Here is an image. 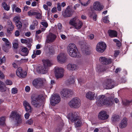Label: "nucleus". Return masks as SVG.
<instances>
[{
	"instance_id": "nucleus-49",
	"label": "nucleus",
	"mask_w": 132,
	"mask_h": 132,
	"mask_svg": "<svg viewBox=\"0 0 132 132\" xmlns=\"http://www.w3.org/2000/svg\"><path fill=\"white\" fill-rule=\"evenodd\" d=\"M5 76L3 73L0 70V78L4 79L5 78Z\"/></svg>"
},
{
	"instance_id": "nucleus-4",
	"label": "nucleus",
	"mask_w": 132,
	"mask_h": 132,
	"mask_svg": "<svg viewBox=\"0 0 132 132\" xmlns=\"http://www.w3.org/2000/svg\"><path fill=\"white\" fill-rule=\"evenodd\" d=\"M67 51L68 54L72 57H76L78 54L77 47L73 43L70 44L68 46Z\"/></svg>"
},
{
	"instance_id": "nucleus-1",
	"label": "nucleus",
	"mask_w": 132,
	"mask_h": 132,
	"mask_svg": "<svg viewBox=\"0 0 132 132\" xmlns=\"http://www.w3.org/2000/svg\"><path fill=\"white\" fill-rule=\"evenodd\" d=\"M108 95L105 96L101 95L97 97L96 103L98 106H100L104 104L107 106H110L114 104V94L107 97Z\"/></svg>"
},
{
	"instance_id": "nucleus-3",
	"label": "nucleus",
	"mask_w": 132,
	"mask_h": 132,
	"mask_svg": "<svg viewBox=\"0 0 132 132\" xmlns=\"http://www.w3.org/2000/svg\"><path fill=\"white\" fill-rule=\"evenodd\" d=\"M43 97L42 95L36 96L32 95L31 96V103L35 107L39 108L42 104L43 102L44 101Z\"/></svg>"
},
{
	"instance_id": "nucleus-45",
	"label": "nucleus",
	"mask_w": 132,
	"mask_h": 132,
	"mask_svg": "<svg viewBox=\"0 0 132 132\" xmlns=\"http://www.w3.org/2000/svg\"><path fill=\"white\" fill-rule=\"evenodd\" d=\"M17 89L15 88H13L11 89L12 93L13 94H15L18 92Z\"/></svg>"
},
{
	"instance_id": "nucleus-57",
	"label": "nucleus",
	"mask_w": 132,
	"mask_h": 132,
	"mask_svg": "<svg viewBox=\"0 0 132 132\" xmlns=\"http://www.w3.org/2000/svg\"><path fill=\"white\" fill-rule=\"evenodd\" d=\"M38 22L36 20H34L33 21L32 24L35 26H36L38 24Z\"/></svg>"
},
{
	"instance_id": "nucleus-21",
	"label": "nucleus",
	"mask_w": 132,
	"mask_h": 132,
	"mask_svg": "<svg viewBox=\"0 0 132 132\" xmlns=\"http://www.w3.org/2000/svg\"><path fill=\"white\" fill-rule=\"evenodd\" d=\"M23 105L25 108L26 111L29 112L31 113L33 109L29 103L26 101H24Z\"/></svg>"
},
{
	"instance_id": "nucleus-17",
	"label": "nucleus",
	"mask_w": 132,
	"mask_h": 132,
	"mask_svg": "<svg viewBox=\"0 0 132 132\" xmlns=\"http://www.w3.org/2000/svg\"><path fill=\"white\" fill-rule=\"evenodd\" d=\"M73 91L68 89H64L61 92V94L63 96L66 97L73 94Z\"/></svg>"
},
{
	"instance_id": "nucleus-12",
	"label": "nucleus",
	"mask_w": 132,
	"mask_h": 132,
	"mask_svg": "<svg viewBox=\"0 0 132 132\" xmlns=\"http://www.w3.org/2000/svg\"><path fill=\"white\" fill-rule=\"evenodd\" d=\"M2 40L4 42L5 44L3 45L2 49L6 52H7L9 49L11 47V44L9 40L7 39L4 38Z\"/></svg>"
},
{
	"instance_id": "nucleus-50",
	"label": "nucleus",
	"mask_w": 132,
	"mask_h": 132,
	"mask_svg": "<svg viewBox=\"0 0 132 132\" xmlns=\"http://www.w3.org/2000/svg\"><path fill=\"white\" fill-rule=\"evenodd\" d=\"M41 24L45 28H47L48 26L47 23L46 22H43L41 23Z\"/></svg>"
},
{
	"instance_id": "nucleus-25",
	"label": "nucleus",
	"mask_w": 132,
	"mask_h": 132,
	"mask_svg": "<svg viewBox=\"0 0 132 132\" xmlns=\"http://www.w3.org/2000/svg\"><path fill=\"white\" fill-rule=\"evenodd\" d=\"M58 61L61 63H64L65 60V57L64 54L63 53L59 54L57 56Z\"/></svg>"
},
{
	"instance_id": "nucleus-48",
	"label": "nucleus",
	"mask_w": 132,
	"mask_h": 132,
	"mask_svg": "<svg viewBox=\"0 0 132 132\" xmlns=\"http://www.w3.org/2000/svg\"><path fill=\"white\" fill-rule=\"evenodd\" d=\"M33 51L35 53L36 55H38L40 54L41 53V51L40 50H35Z\"/></svg>"
},
{
	"instance_id": "nucleus-9",
	"label": "nucleus",
	"mask_w": 132,
	"mask_h": 132,
	"mask_svg": "<svg viewBox=\"0 0 132 132\" xmlns=\"http://www.w3.org/2000/svg\"><path fill=\"white\" fill-rule=\"evenodd\" d=\"M61 101L60 96L57 94L52 95L50 98V103L53 106H55Z\"/></svg>"
},
{
	"instance_id": "nucleus-59",
	"label": "nucleus",
	"mask_w": 132,
	"mask_h": 132,
	"mask_svg": "<svg viewBox=\"0 0 132 132\" xmlns=\"http://www.w3.org/2000/svg\"><path fill=\"white\" fill-rule=\"evenodd\" d=\"M15 11L17 13H20L21 12V9L18 7H16L15 10Z\"/></svg>"
},
{
	"instance_id": "nucleus-55",
	"label": "nucleus",
	"mask_w": 132,
	"mask_h": 132,
	"mask_svg": "<svg viewBox=\"0 0 132 132\" xmlns=\"http://www.w3.org/2000/svg\"><path fill=\"white\" fill-rule=\"evenodd\" d=\"M21 42L22 43H26L28 42L27 40L26 39H21Z\"/></svg>"
},
{
	"instance_id": "nucleus-18",
	"label": "nucleus",
	"mask_w": 132,
	"mask_h": 132,
	"mask_svg": "<svg viewBox=\"0 0 132 132\" xmlns=\"http://www.w3.org/2000/svg\"><path fill=\"white\" fill-rule=\"evenodd\" d=\"M13 21L18 29H20L22 27V24L20 21V18L19 16H16L13 18Z\"/></svg>"
},
{
	"instance_id": "nucleus-36",
	"label": "nucleus",
	"mask_w": 132,
	"mask_h": 132,
	"mask_svg": "<svg viewBox=\"0 0 132 132\" xmlns=\"http://www.w3.org/2000/svg\"><path fill=\"white\" fill-rule=\"evenodd\" d=\"M36 11L34 10H31L28 12V15L30 16L35 15L36 14Z\"/></svg>"
},
{
	"instance_id": "nucleus-39",
	"label": "nucleus",
	"mask_w": 132,
	"mask_h": 132,
	"mask_svg": "<svg viewBox=\"0 0 132 132\" xmlns=\"http://www.w3.org/2000/svg\"><path fill=\"white\" fill-rule=\"evenodd\" d=\"M132 102V100L129 101L127 100H124L122 101V104L124 105L127 106L129 105L130 103Z\"/></svg>"
},
{
	"instance_id": "nucleus-13",
	"label": "nucleus",
	"mask_w": 132,
	"mask_h": 132,
	"mask_svg": "<svg viewBox=\"0 0 132 132\" xmlns=\"http://www.w3.org/2000/svg\"><path fill=\"white\" fill-rule=\"evenodd\" d=\"M63 70L60 68H57L55 69V76L57 78L62 77L63 76Z\"/></svg>"
},
{
	"instance_id": "nucleus-30",
	"label": "nucleus",
	"mask_w": 132,
	"mask_h": 132,
	"mask_svg": "<svg viewBox=\"0 0 132 132\" xmlns=\"http://www.w3.org/2000/svg\"><path fill=\"white\" fill-rule=\"evenodd\" d=\"M43 65L48 68L50 67L52 64V63L51 61L48 59H44L43 60Z\"/></svg>"
},
{
	"instance_id": "nucleus-23",
	"label": "nucleus",
	"mask_w": 132,
	"mask_h": 132,
	"mask_svg": "<svg viewBox=\"0 0 132 132\" xmlns=\"http://www.w3.org/2000/svg\"><path fill=\"white\" fill-rule=\"evenodd\" d=\"M95 94L94 92L89 91L86 93V97L90 100H94L95 98Z\"/></svg>"
},
{
	"instance_id": "nucleus-20",
	"label": "nucleus",
	"mask_w": 132,
	"mask_h": 132,
	"mask_svg": "<svg viewBox=\"0 0 132 132\" xmlns=\"http://www.w3.org/2000/svg\"><path fill=\"white\" fill-rule=\"evenodd\" d=\"M56 38V35L51 33H49L47 37V42L48 43L52 42L55 40Z\"/></svg>"
},
{
	"instance_id": "nucleus-63",
	"label": "nucleus",
	"mask_w": 132,
	"mask_h": 132,
	"mask_svg": "<svg viewBox=\"0 0 132 132\" xmlns=\"http://www.w3.org/2000/svg\"><path fill=\"white\" fill-rule=\"evenodd\" d=\"M15 35L16 36H18L19 35V32L18 30H16L15 33Z\"/></svg>"
},
{
	"instance_id": "nucleus-52",
	"label": "nucleus",
	"mask_w": 132,
	"mask_h": 132,
	"mask_svg": "<svg viewBox=\"0 0 132 132\" xmlns=\"http://www.w3.org/2000/svg\"><path fill=\"white\" fill-rule=\"evenodd\" d=\"M57 8L58 11H61V7L60 3H58L57 4Z\"/></svg>"
},
{
	"instance_id": "nucleus-28",
	"label": "nucleus",
	"mask_w": 132,
	"mask_h": 132,
	"mask_svg": "<svg viewBox=\"0 0 132 132\" xmlns=\"http://www.w3.org/2000/svg\"><path fill=\"white\" fill-rule=\"evenodd\" d=\"M7 25H9V28H7V31L8 33L11 34V31H12L14 28V26L11 21L9 20L7 22Z\"/></svg>"
},
{
	"instance_id": "nucleus-41",
	"label": "nucleus",
	"mask_w": 132,
	"mask_h": 132,
	"mask_svg": "<svg viewBox=\"0 0 132 132\" xmlns=\"http://www.w3.org/2000/svg\"><path fill=\"white\" fill-rule=\"evenodd\" d=\"M5 117H3L0 118V125H4L5 124Z\"/></svg>"
},
{
	"instance_id": "nucleus-22",
	"label": "nucleus",
	"mask_w": 132,
	"mask_h": 132,
	"mask_svg": "<svg viewBox=\"0 0 132 132\" xmlns=\"http://www.w3.org/2000/svg\"><path fill=\"white\" fill-rule=\"evenodd\" d=\"M94 9L96 10L101 11L103 9V7L100 3L98 1L95 2L93 4Z\"/></svg>"
},
{
	"instance_id": "nucleus-44",
	"label": "nucleus",
	"mask_w": 132,
	"mask_h": 132,
	"mask_svg": "<svg viewBox=\"0 0 132 132\" xmlns=\"http://www.w3.org/2000/svg\"><path fill=\"white\" fill-rule=\"evenodd\" d=\"M103 21L105 23H107L109 22V18L108 16H105L103 19Z\"/></svg>"
},
{
	"instance_id": "nucleus-11",
	"label": "nucleus",
	"mask_w": 132,
	"mask_h": 132,
	"mask_svg": "<svg viewBox=\"0 0 132 132\" xmlns=\"http://www.w3.org/2000/svg\"><path fill=\"white\" fill-rule=\"evenodd\" d=\"M106 45L105 43L102 42H99L96 47V51L98 52L102 53L106 49Z\"/></svg>"
},
{
	"instance_id": "nucleus-24",
	"label": "nucleus",
	"mask_w": 132,
	"mask_h": 132,
	"mask_svg": "<svg viewBox=\"0 0 132 132\" xmlns=\"http://www.w3.org/2000/svg\"><path fill=\"white\" fill-rule=\"evenodd\" d=\"M38 69L41 73L45 74L48 72V68L43 65L39 67Z\"/></svg>"
},
{
	"instance_id": "nucleus-62",
	"label": "nucleus",
	"mask_w": 132,
	"mask_h": 132,
	"mask_svg": "<svg viewBox=\"0 0 132 132\" xmlns=\"http://www.w3.org/2000/svg\"><path fill=\"white\" fill-rule=\"evenodd\" d=\"M88 37L90 39H92L94 37V35L93 34H91Z\"/></svg>"
},
{
	"instance_id": "nucleus-16",
	"label": "nucleus",
	"mask_w": 132,
	"mask_h": 132,
	"mask_svg": "<svg viewBox=\"0 0 132 132\" xmlns=\"http://www.w3.org/2000/svg\"><path fill=\"white\" fill-rule=\"evenodd\" d=\"M99 60L101 63L105 65L110 64L112 62L111 58H107L103 57H101L99 58Z\"/></svg>"
},
{
	"instance_id": "nucleus-29",
	"label": "nucleus",
	"mask_w": 132,
	"mask_h": 132,
	"mask_svg": "<svg viewBox=\"0 0 132 132\" xmlns=\"http://www.w3.org/2000/svg\"><path fill=\"white\" fill-rule=\"evenodd\" d=\"M28 53L29 51L28 50L27 48L25 47L22 48L20 53V55L23 56H27Z\"/></svg>"
},
{
	"instance_id": "nucleus-43",
	"label": "nucleus",
	"mask_w": 132,
	"mask_h": 132,
	"mask_svg": "<svg viewBox=\"0 0 132 132\" xmlns=\"http://www.w3.org/2000/svg\"><path fill=\"white\" fill-rule=\"evenodd\" d=\"M68 84H73L75 82V80L74 78H70L67 81Z\"/></svg>"
},
{
	"instance_id": "nucleus-51",
	"label": "nucleus",
	"mask_w": 132,
	"mask_h": 132,
	"mask_svg": "<svg viewBox=\"0 0 132 132\" xmlns=\"http://www.w3.org/2000/svg\"><path fill=\"white\" fill-rule=\"evenodd\" d=\"M5 83L7 85H11L12 84V82L11 80L8 79L6 80Z\"/></svg>"
},
{
	"instance_id": "nucleus-2",
	"label": "nucleus",
	"mask_w": 132,
	"mask_h": 132,
	"mask_svg": "<svg viewBox=\"0 0 132 132\" xmlns=\"http://www.w3.org/2000/svg\"><path fill=\"white\" fill-rule=\"evenodd\" d=\"M78 114V112H75L69 113L68 116V119L71 122H75V123L76 127H80L81 125V118L79 116Z\"/></svg>"
},
{
	"instance_id": "nucleus-46",
	"label": "nucleus",
	"mask_w": 132,
	"mask_h": 132,
	"mask_svg": "<svg viewBox=\"0 0 132 132\" xmlns=\"http://www.w3.org/2000/svg\"><path fill=\"white\" fill-rule=\"evenodd\" d=\"M33 123V120L31 119H30L29 120H27L26 122V124H28L29 125H31Z\"/></svg>"
},
{
	"instance_id": "nucleus-35",
	"label": "nucleus",
	"mask_w": 132,
	"mask_h": 132,
	"mask_svg": "<svg viewBox=\"0 0 132 132\" xmlns=\"http://www.w3.org/2000/svg\"><path fill=\"white\" fill-rule=\"evenodd\" d=\"M2 6L4 9L6 11H8L10 10V6L8 5L5 2H3L2 3Z\"/></svg>"
},
{
	"instance_id": "nucleus-42",
	"label": "nucleus",
	"mask_w": 132,
	"mask_h": 132,
	"mask_svg": "<svg viewBox=\"0 0 132 132\" xmlns=\"http://www.w3.org/2000/svg\"><path fill=\"white\" fill-rule=\"evenodd\" d=\"M13 46L14 48L16 49L18 46V44L17 40H14L13 43Z\"/></svg>"
},
{
	"instance_id": "nucleus-53",
	"label": "nucleus",
	"mask_w": 132,
	"mask_h": 132,
	"mask_svg": "<svg viewBox=\"0 0 132 132\" xmlns=\"http://www.w3.org/2000/svg\"><path fill=\"white\" fill-rule=\"evenodd\" d=\"M16 7V5L15 4H13L12 5V8L13 12L14 10H15Z\"/></svg>"
},
{
	"instance_id": "nucleus-47",
	"label": "nucleus",
	"mask_w": 132,
	"mask_h": 132,
	"mask_svg": "<svg viewBox=\"0 0 132 132\" xmlns=\"http://www.w3.org/2000/svg\"><path fill=\"white\" fill-rule=\"evenodd\" d=\"M5 57L4 56L2 58H0V65L5 62Z\"/></svg>"
},
{
	"instance_id": "nucleus-37",
	"label": "nucleus",
	"mask_w": 132,
	"mask_h": 132,
	"mask_svg": "<svg viewBox=\"0 0 132 132\" xmlns=\"http://www.w3.org/2000/svg\"><path fill=\"white\" fill-rule=\"evenodd\" d=\"M89 15L90 18H93V20L94 21L96 20V18L97 15L93 12L90 13H89Z\"/></svg>"
},
{
	"instance_id": "nucleus-14",
	"label": "nucleus",
	"mask_w": 132,
	"mask_h": 132,
	"mask_svg": "<svg viewBox=\"0 0 132 132\" xmlns=\"http://www.w3.org/2000/svg\"><path fill=\"white\" fill-rule=\"evenodd\" d=\"M16 74L18 77L23 78L26 77L27 73L25 71H23L21 68H19L16 71Z\"/></svg>"
},
{
	"instance_id": "nucleus-33",
	"label": "nucleus",
	"mask_w": 132,
	"mask_h": 132,
	"mask_svg": "<svg viewBox=\"0 0 132 132\" xmlns=\"http://www.w3.org/2000/svg\"><path fill=\"white\" fill-rule=\"evenodd\" d=\"M6 90V87L5 84L0 81V91L3 92Z\"/></svg>"
},
{
	"instance_id": "nucleus-34",
	"label": "nucleus",
	"mask_w": 132,
	"mask_h": 132,
	"mask_svg": "<svg viewBox=\"0 0 132 132\" xmlns=\"http://www.w3.org/2000/svg\"><path fill=\"white\" fill-rule=\"evenodd\" d=\"M48 54L50 55H53L55 53L54 48L52 46L49 47Z\"/></svg>"
},
{
	"instance_id": "nucleus-54",
	"label": "nucleus",
	"mask_w": 132,
	"mask_h": 132,
	"mask_svg": "<svg viewBox=\"0 0 132 132\" xmlns=\"http://www.w3.org/2000/svg\"><path fill=\"white\" fill-rule=\"evenodd\" d=\"M57 27L59 29L61 30L62 28V25L60 23H59L57 24Z\"/></svg>"
},
{
	"instance_id": "nucleus-31",
	"label": "nucleus",
	"mask_w": 132,
	"mask_h": 132,
	"mask_svg": "<svg viewBox=\"0 0 132 132\" xmlns=\"http://www.w3.org/2000/svg\"><path fill=\"white\" fill-rule=\"evenodd\" d=\"M109 36L111 37H116L117 35V33L115 31L109 30L108 31Z\"/></svg>"
},
{
	"instance_id": "nucleus-19",
	"label": "nucleus",
	"mask_w": 132,
	"mask_h": 132,
	"mask_svg": "<svg viewBox=\"0 0 132 132\" xmlns=\"http://www.w3.org/2000/svg\"><path fill=\"white\" fill-rule=\"evenodd\" d=\"M98 117L100 119L104 120L107 119L109 117V116L106 114L105 111H102L99 113Z\"/></svg>"
},
{
	"instance_id": "nucleus-58",
	"label": "nucleus",
	"mask_w": 132,
	"mask_h": 132,
	"mask_svg": "<svg viewBox=\"0 0 132 132\" xmlns=\"http://www.w3.org/2000/svg\"><path fill=\"white\" fill-rule=\"evenodd\" d=\"M30 89V87L28 86H27L25 87V90L27 92H29Z\"/></svg>"
},
{
	"instance_id": "nucleus-10",
	"label": "nucleus",
	"mask_w": 132,
	"mask_h": 132,
	"mask_svg": "<svg viewBox=\"0 0 132 132\" xmlns=\"http://www.w3.org/2000/svg\"><path fill=\"white\" fill-rule=\"evenodd\" d=\"M10 118L11 119H15L18 124L21 123L22 122L20 115L16 111H12L10 116Z\"/></svg>"
},
{
	"instance_id": "nucleus-26",
	"label": "nucleus",
	"mask_w": 132,
	"mask_h": 132,
	"mask_svg": "<svg viewBox=\"0 0 132 132\" xmlns=\"http://www.w3.org/2000/svg\"><path fill=\"white\" fill-rule=\"evenodd\" d=\"M67 68L69 70L72 71L77 70V65L73 63H69L67 65Z\"/></svg>"
},
{
	"instance_id": "nucleus-5",
	"label": "nucleus",
	"mask_w": 132,
	"mask_h": 132,
	"mask_svg": "<svg viewBox=\"0 0 132 132\" xmlns=\"http://www.w3.org/2000/svg\"><path fill=\"white\" fill-rule=\"evenodd\" d=\"M114 81L111 79L105 80L102 84L103 87L107 89H111L117 85Z\"/></svg>"
},
{
	"instance_id": "nucleus-38",
	"label": "nucleus",
	"mask_w": 132,
	"mask_h": 132,
	"mask_svg": "<svg viewBox=\"0 0 132 132\" xmlns=\"http://www.w3.org/2000/svg\"><path fill=\"white\" fill-rule=\"evenodd\" d=\"M36 14L35 15L36 18L38 19H41L42 17V12H39L38 11H36Z\"/></svg>"
},
{
	"instance_id": "nucleus-56",
	"label": "nucleus",
	"mask_w": 132,
	"mask_h": 132,
	"mask_svg": "<svg viewBox=\"0 0 132 132\" xmlns=\"http://www.w3.org/2000/svg\"><path fill=\"white\" fill-rule=\"evenodd\" d=\"M29 114L28 113H26L24 115L25 118L26 119H27L29 118Z\"/></svg>"
},
{
	"instance_id": "nucleus-64",
	"label": "nucleus",
	"mask_w": 132,
	"mask_h": 132,
	"mask_svg": "<svg viewBox=\"0 0 132 132\" xmlns=\"http://www.w3.org/2000/svg\"><path fill=\"white\" fill-rule=\"evenodd\" d=\"M61 130L60 128H58L55 130L54 132H60L61 131Z\"/></svg>"
},
{
	"instance_id": "nucleus-40",
	"label": "nucleus",
	"mask_w": 132,
	"mask_h": 132,
	"mask_svg": "<svg viewBox=\"0 0 132 132\" xmlns=\"http://www.w3.org/2000/svg\"><path fill=\"white\" fill-rule=\"evenodd\" d=\"M119 119V116L116 114H114L112 116V120L113 121H116L118 120Z\"/></svg>"
},
{
	"instance_id": "nucleus-6",
	"label": "nucleus",
	"mask_w": 132,
	"mask_h": 132,
	"mask_svg": "<svg viewBox=\"0 0 132 132\" xmlns=\"http://www.w3.org/2000/svg\"><path fill=\"white\" fill-rule=\"evenodd\" d=\"M68 104L71 108H78L81 105L80 100L79 98L77 97L74 98L70 101Z\"/></svg>"
},
{
	"instance_id": "nucleus-27",
	"label": "nucleus",
	"mask_w": 132,
	"mask_h": 132,
	"mask_svg": "<svg viewBox=\"0 0 132 132\" xmlns=\"http://www.w3.org/2000/svg\"><path fill=\"white\" fill-rule=\"evenodd\" d=\"M127 119L126 118H124L119 124V127L121 128L126 127L127 125Z\"/></svg>"
},
{
	"instance_id": "nucleus-32",
	"label": "nucleus",
	"mask_w": 132,
	"mask_h": 132,
	"mask_svg": "<svg viewBox=\"0 0 132 132\" xmlns=\"http://www.w3.org/2000/svg\"><path fill=\"white\" fill-rule=\"evenodd\" d=\"M78 2L80 3L81 6H87L90 3L89 0L84 2V0H78Z\"/></svg>"
},
{
	"instance_id": "nucleus-60",
	"label": "nucleus",
	"mask_w": 132,
	"mask_h": 132,
	"mask_svg": "<svg viewBox=\"0 0 132 132\" xmlns=\"http://www.w3.org/2000/svg\"><path fill=\"white\" fill-rule=\"evenodd\" d=\"M46 4L47 6H51L52 5V3L50 1H47L46 2Z\"/></svg>"
},
{
	"instance_id": "nucleus-8",
	"label": "nucleus",
	"mask_w": 132,
	"mask_h": 132,
	"mask_svg": "<svg viewBox=\"0 0 132 132\" xmlns=\"http://www.w3.org/2000/svg\"><path fill=\"white\" fill-rule=\"evenodd\" d=\"M46 82V80L43 78H37L34 79L32 81L33 86L36 88H39L42 86L44 83Z\"/></svg>"
},
{
	"instance_id": "nucleus-61",
	"label": "nucleus",
	"mask_w": 132,
	"mask_h": 132,
	"mask_svg": "<svg viewBox=\"0 0 132 132\" xmlns=\"http://www.w3.org/2000/svg\"><path fill=\"white\" fill-rule=\"evenodd\" d=\"M52 13L55 12L56 11V8L55 7H54L52 9Z\"/></svg>"
},
{
	"instance_id": "nucleus-15",
	"label": "nucleus",
	"mask_w": 132,
	"mask_h": 132,
	"mask_svg": "<svg viewBox=\"0 0 132 132\" xmlns=\"http://www.w3.org/2000/svg\"><path fill=\"white\" fill-rule=\"evenodd\" d=\"M72 13L73 11L70 8V6H68L65 10L64 12L62 14V15L64 17H69L71 16Z\"/></svg>"
},
{
	"instance_id": "nucleus-7",
	"label": "nucleus",
	"mask_w": 132,
	"mask_h": 132,
	"mask_svg": "<svg viewBox=\"0 0 132 132\" xmlns=\"http://www.w3.org/2000/svg\"><path fill=\"white\" fill-rule=\"evenodd\" d=\"M70 24L73 26L75 28L77 29H79L81 28L83 22L79 20H76L75 18L71 20L69 22Z\"/></svg>"
}]
</instances>
